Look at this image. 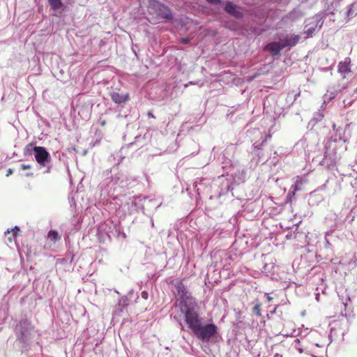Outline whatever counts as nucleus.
Masks as SVG:
<instances>
[{
    "label": "nucleus",
    "mask_w": 357,
    "mask_h": 357,
    "mask_svg": "<svg viewBox=\"0 0 357 357\" xmlns=\"http://www.w3.org/2000/svg\"><path fill=\"white\" fill-rule=\"evenodd\" d=\"M174 288V293L178 302L175 307L179 308L188 328L203 342H215L218 338V327L213 324H202L199 306L183 282H175Z\"/></svg>",
    "instance_id": "obj_1"
},
{
    "label": "nucleus",
    "mask_w": 357,
    "mask_h": 357,
    "mask_svg": "<svg viewBox=\"0 0 357 357\" xmlns=\"http://www.w3.org/2000/svg\"><path fill=\"white\" fill-rule=\"evenodd\" d=\"M31 325L27 320H22L15 328L17 339L22 342H26L31 336Z\"/></svg>",
    "instance_id": "obj_2"
},
{
    "label": "nucleus",
    "mask_w": 357,
    "mask_h": 357,
    "mask_svg": "<svg viewBox=\"0 0 357 357\" xmlns=\"http://www.w3.org/2000/svg\"><path fill=\"white\" fill-rule=\"evenodd\" d=\"M33 151L37 162L43 167H47L51 161V156L45 148L43 146H33Z\"/></svg>",
    "instance_id": "obj_3"
},
{
    "label": "nucleus",
    "mask_w": 357,
    "mask_h": 357,
    "mask_svg": "<svg viewBox=\"0 0 357 357\" xmlns=\"http://www.w3.org/2000/svg\"><path fill=\"white\" fill-rule=\"evenodd\" d=\"M310 20V22L305 26V33L307 37L312 36L316 31L321 28L323 24L319 15H314Z\"/></svg>",
    "instance_id": "obj_4"
},
{
    "label": "nucleus",
    "mask_w": 357,
    "mask_h": 357,
    "mask_svg": "<svg viewBox=\"0 0 357 357\" xmlns=\"http://www.w3.org/2000/svg\"><path fill=\"white\" fill-rule=\"evenodd\" d=\"M152 5L156 14L160 17L165 20H170L172 18V12L167 6L158 1H153Z\"/></svg>",
    "instance_id": "obj_5"
},
{
    "label": "nucleus",
    "mask_w": 357,
    "mask_h": 357,
    "mask_svg": "<svg viewBox=\"0 0 357 357\" xmlns=\"http://www.w3.org/2000/svg\"><path fill=\"white\" fill-rule=\"evenodd\" d=\"M350 63L351 59L347 57L338 64V73L342 75L343 78H345L347 75L351 72Z\"/></svg>",
    "instance_id": "obj_6"
},
{
    "label": "nucleus",
    "mask_w": 357,
    "mask_h": 357,
    "mask_svg": "<svg viewBox=\"0 0 357 357\" xmlns=\"http://www.w3.org/2000/svg\"><path fill=\"white\" fill-rule=\"evenodd\" d=\"M283 48L284 47L281 39L279 42L271 43L266 46V50L269 51L272 56L278 55Z\"/></svg>",
    "instance_id": "obj_7"
},
{
    "label": "nucleus",
    "mask_w": 357,
    "mask_h": 357,
    "mask_svg": "<svg viewBox=\"0 0 357 357\" xmlns=\"http://www.w3.org/2000/svg\"><path fill=\"white\" fill-rule=\"evenodd\" d=\"M225 10L227 13L236 18L243 17V13L237 10V6L234 3L230 1L226 3Z\"/></svg>",
    "instance_id": "obj_8"
},
{
    "label": "nucleus",
    "mask_w": 357,
    "mask_h": 357,
    "mask_svg": "<svg viewBox=\"0 0 357 357\" xmlns=\"http://www.w3.org/2000/svg\"><path fill=\"white\" fill-rule=\"evenodd\" d=\"M301 37L298 35H291L287 36L284 39H281L284 47L295 46L299 41Z\"/></svg>",
    "instance_id": "obj_9"
},
{
    "label": "nucleus",
    "mask_w": 357,
    "mask_h": 357,
    "mask_svg": "<svg viewBox=\"0 0 357 357\" xmlns=\"http://www.w3.org/2000/svg\"><path fill=\"white\" fill-rule=\"evenodd\" d=\"M111 98L115 103L122 104L128 100V94H121L117 92H113L111 93Z\"/></svg>",
    "instance_id": "obj_10"
},
{
    "label": "nucleus",
    "mask_w": 357,
    "mask_h": 357,
    "mask_svg": "<svg viewBox=\"0 0 357 357\" xmlns=\"http://www.w3.org/2000/svg\"><path fill=\"white\" fill-rule=\"evenodd\" d=\"M304 182L305 181L302 177L297 176L295 183L291 185L289 190V196H294L296 192L301 189V186Z\"/></svg>",
    "instance_id": "obj_11"
},
{
    "label": "nucleus",
    "mask_w": 357,
    "mask_h": 357,
    "mask_svg": "<svg viewBox=\"0 0 357 357\" xmlns=\"http://www.w3.org/2000/svg\"><path fill=\"white\" fill-rule=\"evenodd\" d=\"M304 15V13L298 8H296L290 12L288 15L289 19L291 20H296Z\"/></svg>",
    "instance_id": "obj_12"
},
{
    "label": "nucleus",
    "mask_w": 357,
    "mask_h": 357,
    "mask_svg": "<svg viewBox=\"0 0 357 357\" xmlns=\"http://www.w3.org/2000/svg\"><path fill=\"white\" fill-rule=\"evenodd\" d=\"M204 181H205L204 178H197L193 183L194 189L198 195L202 191V186L205 184Z\"/></svg>",
    "instance_id": "obj_13"
},
{
    "label": "nucleus",
    "mask_w": 357,
    "mask_h": 357,
    "mask_svg": "<svg viewBox=\"0 0 357 357\" xmlns=\"http://www.w3.org/2000/svg\"><path fill=\"white\" fill-rule=\"evenodd\" d=\"M47 237L51 241L54 243L61 239V236L56 230H50L48 232Z\"/></svg>",
    "instance_id": "obj_14"
},
{
    "label": "nucleus",
    "mask_w": 357,
    "mask_h": 357,
    "mask_svg": "<svg viewBox=\"0 0 357 357\" xmlns=\"http://www.w3.org/2000/svg\"><path fill=\"white\" fill-rule=\"evenodd\" d=\"M51 8L53 10H58L61 8L62 3L61 0H48Z\"/></svg>",
    "instance_id": "obj_15"
},
{
    "label": "nucleus",
    "mask_w": 357,
    "mask_h": 357,
    "mask_svg": "<svg viewBox=\"0 0 357 357\" xmlns=\"http://www.w3.org/2000/svg\"><path fill=\"white\" fill-rule=\"evenodd\" d=\"M16 229L18 230L17 227H15V229H8L7 231L5 232L6 236H8V235L12 234L10 236H8V240L10 242H12L13 238H15L16 237V236H17V232L15 231Z\"/></svg>",
    "instance_id": "obj_16"
},
{
    "label": "nucleus",
    "mask_w": 357,
    "mask_h": 357,
    "mask_svg": "<svg viewBox=\"0 0 357 357\" xmlns=\"http://www.w3.org/2000/svg\"><path fill=\"white\" fill-rule=\"evenodd\" d=\"M337 91H328L327 93L325 94L324 97H325L326 100H331L333 99L337 96Z\"/></svg>",
    "instance_id": "obj_17"
},
{
    "label": "nucleus",
    "mask_w": 357,
    "mask_h": 357,
    "mask_svg": "<svg viewBox=\"0 0 357 357\" xmlns=\"http://www.w3.org/2000/svg\"><path fill=\"white\" fill-rule=\"evenodd\" d=\"M260 307H261V305L259 303H257L253 307V312L257 316H259V317L261 316V311H260Z\"/></svg>",
    "instance_id": "obj_18"
},
{
    "label": "nucleus",
    "mask_w": 357,
    "mask_h": 357,
    "mask_svg": "<svg viewBox=\"0 0 357 357\" xmlns=\"http://www.w3.org/2000/svg\"><path fill=\"white\" fill-rule=\"evenodd\" d=\"M324 115L321 112H316L314 114L313 120L316 122H318L322 119Z\"/></svg>",
    "instance_id": "obj_19"
},
{
    "label": "nucleus",
    "mask_w": 357,
    "mask_h": 357,
    "mask_svg": "<svg viewBox=\"0 0 357 357\" xmlns=\"http://www.w3.org/2000/svg\"><path fill=\"white\" fill-rule=\"evenodd\" d=\"M33 147L32 146V144H31L26 145L25 147V149H24V153L25 154H31V151H33Z\"/></svg>",
    "instance_id": "obj_20"
},
{
    "label": "nucleus",
    "mask_w": 357,
    "mask_h": 357,
    "mask_svg": "<svg viewBox=\"0 0 357 357\" xmlns=\"http://www.w3.org/2000/svg\"><path fill=\"white\" fill-rule=\"evenodd\" d=\"M270 138L271 136H267L266 137V139H264L262 142L261 144H257V142H255L254 144H253V146L255 147V149H260L261 146L264 144V143L266 141V139L267 138Z\"/></svg>",
    "instance_id": "obj_21"
},
{
    "label": "nucleus",
    "mask_w": 357,
    "mask_h": 357,
    "mask_svg": "<svg viewBox=\"0 0 357 357\" xmlns=\"http://www.w3.org/2000/svg\"><path fill=\"white\" fill-rule=\"evenodd\" d=\"M207 2L213 4H219L221 2V0H206Z\"/></svg>",
    "instance_id": "obj_22"
},
{
    "label": "nucleus",
    "mask_w": 357,
    "mask_h": 357,
    "mask_svg": "<svg viewBox=\"0 0 357 357\" xmlns=\"http://www.w3.org/2000/svg\"><path fill=\"white\" fill-rule=\"evenodd\" d=\"M31 167V166L29 165H25V164H22L21 165V168L22 169H29Z\"/></svg>",
    "instance_id": "obj_23"
},
{
    "label": "nucleus",
    "mask_w": 357,
    "mask_h": 357,
    "mask_svg": "<svg viewBox=\"0 0 357 357\" xmlns=\"http://www.w3.org/2000/svg\"><path fill=\"white\" fill-rule=\"evenodd\" d=\"M142 298H144V299H146V298H147V297H148V293H147V292H146V291H143V292L142 293Z\"/></svg>",
    "instance_id": "obj_24"
},
{
    "label": "nucleus",
    "mask_w": 357,
    "mask_h": 357,
    "mask_svg": "<svg viewBox=\"0 0 357 357\" xmlns=\"http://www.w3.org/2000/svg\"><path fill=\"white\" fill-rule=\"evenodd\" d=\"M325 241H326V247H329L330 246V242L328 240V238H326V236L325 237Z\"/></svg>",
    "instance_id": "obj_25"
},
{
    "label": "nucleus",
    "mask_w": 357,
    "mask_h": 357,
    "mask_svg": "<svg viewBox=\"0 0 357 357\" xmlns=\"http://www.w3.org/2000/svg\"><path fill=\"white\" fill-rule=\"evenodd\" d=\"M148 116L151 118H155L154 115L153 114V113L151 112H148Z\"/></svg>",
    "instance_id": "obj_26"
},
{
    "label": "nucleus",
    "mask_w": 357,
    "mask_h": 357,
    "mask_svg": "<svg viewBox=\"0 0 357 357\" xmlns=\"http://www.w3.org/2000/svg\"><path fill=\"white\" fill-rule=\"evenodd\" d=\"M182 42H183V43L186 44V43H188V39H187V38H183V39L182 40Z\"/></svg>",
    "instance_id": "obj_27"
},
{
    "label": "nucleus",
    "mask_w": 357,
    "mask_h": 357,
    "mask_svg": "<svg viewBox=\"0 0 357 357\" xmlns=\"http://www.w3.org/2000/svg\"><path fill=\"white\" fill-rule=\"evenodd\" d=\"M298 351L300 354H302L303 352V350L301 348H298Z\"/></svg>",
    "instance_id": "obj_28"
},
{
    "label": "nucleus",
    "mask_w": 357,
    "mask_h": 357,
    "mask_svg": "<svg viewBox=\"0 0 357 357\" xmlns=\"http://www.w3.org/2000/svg\"><path fill=\"white\" fill-rule=\"evenodd\" d=\"M273 357H282V356L279 354H275Z\"/></svg>",
    "instance_id": "obj_29"
},
{
    "label": "nucleus",
    "mask_w": 357,
    "mask_h": 357,
    "mask_svg": "<svg viewBox=\"0 0 357 357\" xmlns=\"http://www.w3.org/2000/svg\"><path fill=\"white\" fill-rule=\"evenodd\" d=\"M300 342V340L299 339H296L294 340V343L295 344H298Z\"/></svg>",
    "instance_id": "obj_30"
},
{
    "label": "nucleus",
    "mask_w": 357,
    "mask_h": 357,
    "mask_svg": "<svg viewBox=\"0 0 357 357\" xmlns=\"http://www.w3.org/2000/svg\"><path fill=\"white\" fill-rule=\"evenodd\" d=\"M105 123H106L105 121H102L100 122L101 126H105Z\"/></svg>",
    "instance_id": "obj_31"
},
{
    "label": "nucleus",
    "mask_w": 357,
    "mask_h": 357,
    "mask_svg": "<svg viewBox=\"0 0 357 357\" xmlns=\"http://www.w3.org/2000/svg\"><path fill=\"white\" fill-rule=\"evenodd\" d=\"M339 140H342L344 141V142H346V139H343L341 136L339 137Z\"/></svg>",
    "instance_id": "obj_32"
},
{
    "label": "nucleus",
    "mask_w": 357,
    "mask_h": 357,
    "mask_svg": "<svg viewBox=\"0 0 357 357\" xmlns=\"http://www.w3.org/2000/svg\"><path fill=\"white\" fill-rule=\"evenodd\" d=\"M12 172H13L12 169H9L8 171V174L7 175L11 174Z\"/></svg>",
    "instance_id": "obj_33"
},
{
    "label": "nucleus",
    "mask_w": 357,
    "mask_h": 357,
    "mask_svg": "<svg viewBox=\"0 0 357 357\" xmlns=\"http://www.w3.org/2000/svg\"><path fill=\"white\" fill-rule=\"evenodd\" d=\"M268 301H271L272 300V298L270 296H268Z\"/></svg>",
    "instance_id": "obj_34"
},
{
    "label": "nucleus",
    "mask_w": 357,
    "mask_h": 357,
    "mask_svg": "<svg viewBox=\"0 0 357 357\" xmlns=\"http://www.w3.org/2000/svg\"><path fill=\"white\" fill-rule=\"evenodd\" d=\"M337 132H340V133L341 132V130L337 129Z\"/></svg>",
    "instance_id": "obj_35"
}]
</instances>
